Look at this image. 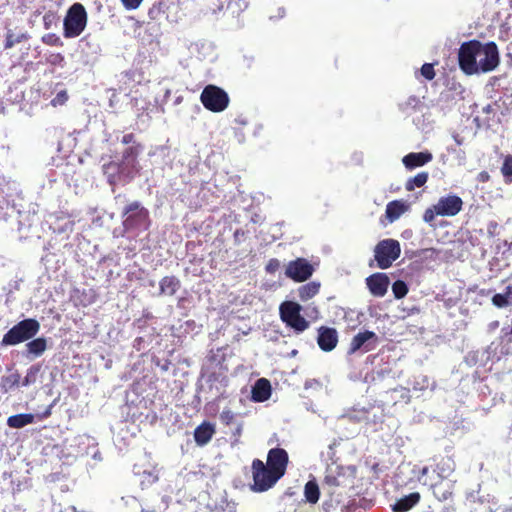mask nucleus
Instances as JSON below:
<instances>
[{"mask_svg": "<svg viewBox=\"0 0 512 512\" xmlns=\"http://www.w3.org/2000/svg\"><path fill=\"white\" fill-rule=\"evenodd\" d=\"M458 63L466 75L490 72L499 64L498 48L494 42L485 44L478 40L464 42L458 51Z\"/></svg>", "mask_w": 512, "mask_h": 512, "instance_id": "1", "label": "nucleus"}, {"mask_svg": "<svg viewBox=\"0 0 512 512\" xmlns=\"http://www.w3.org/2000/svg\"><path fill=\"white\" fill-rule=\"evenodd\" d=\"M122 225L125 231H145L151 220L149 211L139 201L127 204L122 211Z\"/></svg>", "mask_w": 512, "mask_h": 512, "instance_id": "2", "label": "nucleus"}, {"mask_svg": "<svg viewBox=\"0 0 512 512\" xmlns=\"http://www.w3.org/2000/svg\"><path fill=\"white\" fill-rule=\"evenodd\" d=\"M40 329V324L36 319L28 318L18 322L1 340V346H14L29 339H32Z\"/></svg>", "mask_w": 512, "mask_h": 512, "instance_id": "3", "label": "nucleus"}, {"mask_svg": "<svg viewBox=\"0 0 512 512\" xmlns=\"http://www.w3.org/2000/svg\"><path fill=\"white\" fill-rule=\"evenodd\" d=\"M87 12L81 3L71 5L63 22V34L65 38H76L86 28Z\"/></svg>", "mask_w": 512, "mask_h": 512, "instance_id": "4", "label": "nucleus"}, {"mask_svg": "<svg viewBox=\"0 0 512 512\" xmlns=\"http://www.w3.org/2000/svg\"><path fill=\"white\" fill-rule=\"evenodd\" d=\"M251 474L253 480L251 490L258 493L268 491L281 479L258 458L251 463Z\"/></svg>", "mask_w": 512, "mask_h": 512, "instance_id": "5", "label": "nucleus"}, {"mask_svg": "<svg viewBox=\"0 0 512 512\" xmlns=\"http://www.w3.org/2000/svg\"><path fill=\"white\" fill-rule=\"evenodd\" d=\"M302 307L294 301H284L279 306L282 322L296 333H302L309 327V321L301 315Z\"/></svg>", "mask_w": 512, "mask_h": 512, "instance_id": "6", "label": "nucleus"}, {"mask_svg": "<svg viewBox=\"0 0 512 512\" xmlns=\"http://www.w3.org/2000/svg\"><path fill=\"white\" fill-rule=\"evenodd\" d=\"M374 257L380 269H388L401 254L400 243L395 239H384L374 249Z\"/></svg>", "mask_w": 512, "mask_h": 512, "instance_id": "7", "label": "nucleus"}, {"mask_svg": "<svg viewBox=\"0 0 512 512\" xmlns=\"http://www.w3.org/2000/svg\"><path fill=\"white\" fill-rule=\"evenodd\" d=\"M200 101L207 110L219 113L228 107L230 99L226 91L210 84L201 92Z\"/></svg>", "mask_w": 512, "mask_h": 512, "instance_id": "8", "label": "nucleus"}, {"mask_svg": "<svg viewBox=\"0 0 512 512\" xmlns=\"http://www.w3.org/2000/svg\"><path fill=\"white\" fill-rule=\"evenodd\" d=\"M434 465L423 467L417 477L426 479H442L446 480L455 471V461L451 456H440L434 459Z\"/></svg>", "mask_w": 512, "mask_h": 512, "instance_id": "9", "label": "nucleus"}, {"mask_svg": "<svg viewBox=\"0 0 512 512\" xmlns=\"http://www.w3.org/2000/svg\"><path fill=\"white\" fill-rule=\"evenodd\" d=\"M417 479L423 486H427L432 491L434 497L438 501L444 502L452 499L454 494L455 481L450 479H426L422 477H417Z\"/></svg>", "mask_w": 512, "mask_h": 512, "instance_id": "10", "label": "nucleus"}, {"mask_svg": "<svg viewBox=\"0 0 512 512\" xmlns=\"http://www.w3.org/2000/svg\"><path fill=\"white\" fill-rule=\"evenodd\" d=\"M313 272V265L307 259L299 257L287 264L285 275L295 282H304L312 276Z\"/></svg>", "mask_w": 512, "mask_h": 512, "instance_id": "11", "label": "nucleus"}, {"mask_svg": "<svg viewBox=\"0 0 512 512\" xmlns=\"http://www.w3.org/2000/svg\"><path fill=\"white\" fill-rule=\"evenodd\" d=\"M276 475L282 478L289 464V455L287 451L280 447L272 448L267 453V461L265 463Z\"/></svg>", "mask_w": 512, "mask_h": 512, "instance_id": "12", "label": "nucleus"}, {"mask_svg": "<svg viewBox=\"0 0 512 512\" xmlns=\"http://www.w3.org/2000/svg\"><path fill=\"white\" fill-rule=\"evenodd\" d=\"M378 344V336L373 331H364L356 334L349 344L348 354H355L357 351H372Z\"/></svg>", "mask_w": 512, "mask_h": 512, "instance_id": "13", "label": "nucleus"}, {"mask_svg": "<svg viewBox=\"0 0 512 512\" xmlns=\"http://www.w3.org/2000/svg\"><path fill=\"white\" fill-rule=\"evenodd\" d=\"M435 205L439 216L452 217L462 210L463 201L457 195H447L441 197Z\"/></svg>", "mask_w": 512, "mask_h": 512, "instance_id": "14", "label": "nucleus"}, {"mask_svg": "<svg viewBox=\"0 0 512 512\" xmlns=\"http://www.w3.org/2000/svg\"><path fill=\"white\" fill-rule=\"evenodd\" d=\"M317 344L324 352H330L338 344V332L333 327L320 326L318 329Z\"/></svg>", "mask_w": 512, "mask_h": 512, "instance_id": "15", "label": "nucleus"}, {"mask_svg": "<svg viewBox=\"0 0 512 512\" xmlns=\"http://www.w3.org/2000/svg\"><path fill=\"white\" fill-rule=\"evenodd\" d=\"M388 285L389 278L383 273H376L367 278V286L374 296H384L387 292Z\"/></svg>", "mask_w": 512, "mask_h": 512, "instance_id": "16", "label": "nucleus"}, {"mask_svg": "<svg viewBox=\"0 0 512 512\" xmlns=\"http://www.w3.org/2000/svg\"><path fill=\"white\" fill-rule=\"evenodd\" d=\"M433 156L430 152H411L405 155L402 159L404 166L409 169H415L417 167L424 166L432 160Z\"/></svg>", "mask_w": 512, "mask_h": 512, "instance_id": "17", "label": "nucleus"}, {"mask_svg": "<svg viewBox=\"0 0 512 512\" xmlns=\"http://www.w3.org/2000/svg\"><path fill=\"white\" fill-rule=\"evenodd\" d=\"M214 434V425L210 422L204 421L194 430V439L197 445L204 446L212 439Z\"/></svg>", "mask_w": 512, "mask_h": 512, "instance_id": "18", "label": "nucleus"}, {"mask_svg": "<svg viewBox=\"0 0 512 512\" xmlns=\"http://www.w3.org/2000/svg\"><path fill=\"white\" fill-rule=\"evenodd\" d=\"M421 500L419 492H412L409 495H405L398 499L393 505L392 510L394 512H408L414 506H416Z\"/></svg>", "mask_w": 512, "mask_h": 512, "instance_id": "19", "label": "nucleus"}, {"mask_svg": "<svg viewBox=\"0 0 512 512\" xmlns=\"http://www.w3.org/2000/svg\"><path fill=\"white\" fill-rule=\"evenodd\" d=\"M271 396V384L266 378L258 379L252 389V398L257 402H264Z\"/></svg>", "mask_w": 512, "mask_h": 512, "instance_id": "20", "label": "nucleus"}, {"mask_svg": "<svg viewBox=\"0 0 512 512\" xmlns=\"http://www.w3.org/2000/svg\"><path fill=\"white\" fill-rule=\"evenodd\" d=\"M409 206L401 200L390 201L386 206L385 215L390 223L396 221L408 210Z\"/></svg>", "mask_w": 512, "mask_h": 512, "instance_id": "21", "label": "nucleus"}, {"mask_svg": "<svg viewBox=\"0 0 512 512\" xmlns=\"http://www.w3.org/2000/svg\"><path fill=\"white\" fill-rule=\"evenodd\" d=\"M180 285V280L175 276H165L160 280L159 288L162 294L173 296Z\"/></svg>", "mask_w": 512, "mask_h": 512, "instance_id": "22", "label": "nucleus"}, {"mask_svg": "<svg viewBox=\"0 0 512 512\" xmlns=\"http://www.w3.org/2000/svg\"><path fill=\"white\" fill-rule=\"evenodd\" d=\"M35 416L30 413L12 415L7 419V425L11 428H22L34 423Z\"/></svg>", "mask_w": 512, "mask_h": 512, "instance_id": "23", "label": "nucleus"}, {"mask_svg": "<svg viewBox=\"0 0 512 512\" xmlns=\"http://www.w3.org/2000/svg\"><path fill=\"white\" fill-rule=\"evenodd\" d=\"M121 167L122 164L114 161H110L103 165V173L106 175L109 184L115 185L116 182L119 180Z\"/></svg>", "mask_w": 512, "mask_h": 512, "instance_id": "24", "label": "nucleus"}, {"mask_svg": "<svg viewBox=\"0 0 512 512\" xmlns=\"http://www.w3.org/2000/svg\"><path fill=\"white\" fill-rule=\"evenodd\" d=\"M320 283L312 281L298 288V296L301 301H307L319 293Z\"/></svg>", "mask_w": 512, "mask_h": 512, "instance_id": "25", "label": "nucleus"}, {"mask_svg": "<svg viewBox=\"0 0 512 512\" xmlns=\"http://www.w3.org/2000/svg\"><path fill=\"white\" fill-rule=\"evenodd\" d=\"M47 348V341L43 337L31 340L26 344L27 352L34 356H40Z\"/></svg>", "mask_w": 512, "mask_h": 512, "instance_id": "26", "label": "nucleus"}, {"mask_svg": "<svg viewBox=\"0 0 512 512\" xmlns=\"http://www.w3.org/2000/svg\"><path fill=\"white\" fill-rule=\"evenodd\" d=\"M20 378L21 376L18 372L3 376L0 381V388L2 392L6 393L15 387H18Z\"/></svg>", "mask_w": 512, "mask_h": 512, "instance_id": "27", "label": "nucleus"}, {"mask_svg": "<svg viewBox=\"0 0 512 512\" xmlns=\"http://www.w3.org/2000/svg\"><path fill=\"white\" fill-rule=\"evenodd\" d=\"M304 495L309 503L315 504L319 500V486L315 481H308L305 484Z\"/></svg>", "mask_w": 512, "mask_h": 512, "instance_id": "28", "label": "nucleus"}, {"mask_svg": "<svg viewBox=\"0 0 512 512\" xmlns=\"http://www.w3.org/2000/svg\"><path fill=\"white\" fill-rule=\"evenodd\" d=\"M427 172H420L416 174L414 177L407 180L405 184V188L407 191H413L415 188H420L424 186L428 180Z\"/></svg>", "mask_w": 512, "mask_h": 512, "instance_id": "29", "label": "nucleus"}, {"mask_svg": "<svg viewBox=\"0 0 512 512\" xmlns=\"http://www.w3.org/2000/svg\"><path fill=\"white\" fill-rule=\"evenodd\" d=\"M420 103V99L413 95L408 97L405 101L399 103V109L404 113H411L419 108Z\"/></svg>", "mask_w": 512, "mask_h": 512, "instance_id": "30", "label": "nucleus"}, {"mask_svg": "<svg viewBox=\"0 0 512 512\" xmlns=\"http://www.w3.org/2000/svg\"><path fill=\"white\" fill-rule=\"evenodd\" d=\"M26 39L27 36L25 34H20L16 36L11 30H9L5 35L4 49H11L15 46V44L21 43Z\"/></svg>", "mask_w": 512, "mask_h": 512, "instance_id": "31", "label": "nucleus"}, {"mask_svg": "<svg viewBox=\"0 0 512 512\" xmlns=\"http://www.w3.org/2000/svg\"><path fill=\"white\" fill-rule=\"evenodd\" d=\"M392 291L396 299L405 297L408 293V286L402 280H397L392 284Z\"/></svg>", "mask_w": 512, "mask_h": 512, "instance_id": "32", "label": "nucleus"}, {"mask_svg": "<svg viewBox=\"0 0 512 512\" xmlns=\"http://www.w3.org/2000/svg\"><path fill=\"white\" fill-rule=\"evenodd\" d=\"M506 293L504 294H495L493 297H492V303L498 307V308H502V307H505L509 304V295H510V292H511V287L510 286H507L506 288Z\"/></svg>", "mask_w": 512, "mask_h": 512, "instance_id": "33", "label": "nucleus"}, {"mask_svg": "<svg viewBox=\"0 0 512 512\" xmlns=\"http://www.w3.org/2000/svg\"><path fill=\"white\" fill-rule=\"evenodd\" d=\"M506 330H507V328L502 329V332H504V334L500 337V345H501L500 353H502V354H509V352H510L509 344L512 341V330L510 332H506Z\"/></svg>", "mask_w": 512, "mask_h": 512, "instance_id": "34", "label": "nucleus"}, {"mask_svg": "<svg viewBox=\"0 0 512 512\" xmlns=\"http://www.w3.org/2000/svg\"><path fill=\"white\" fill-rule=\"evenodd\" d=\"M40 371V368L38 366H31L22 381L23 386H29L31 384H34L37 380V375Z\"/></svg>", "mask_w": 512, "mask_h": 512, "instance_id": "35", "label": "nucleus"}, {"mask_svg": "<svg viewBox=\"0 0 512 512\" xmlns=\"http://www.w3.org/2000/svg\"><path fill=\"white\" fill-rule=\"evenodd\" d=\"M141 148L142 146L140 144L126 148L122 155L123 160L135 162Z\"/></svg>", "mask_w": 512, "mask_h": 512, "instance_id": "36", "label": "nucleus"}, {"mask_svg": "<svg viewBox=\"0 0 512 512\" xmlns=\"http://www.w3.org/2000/svg\"><path fill=\"white\" fill-rule=\"evenodd\" d=\"M502 173H503L507 183L512 182V156L511 155L506 156L503 166H502Z\"/></svg>", "mask_w": 512, "mask_h": 512, "instance_id": "37", "label": "nucleus"}, {"mask_svg": "<svg viewBox=\"0 0 512 512\" xmlns=\"http://www.w3.org/2000/svg\"><path fill=\"white\" fill-rule=\"evenodd\" d=\"M42 42L49 46H63V42L61 41L60 37L56 35L55 33H48L45 34L42 37Z\"/></svg>", "mask_w": 512, "mask_h": 512, "instance_id": "38", "label": "nucleus"}, {"mask_svg": "<svg viewBox=\"0 0 512 512\" xmlns=\"http://www.w3.org/2000/svg\"><path fill=\"white\" fill-rule=\"evenodd\" d=\"M420 72H421V75L426 79V80H433L436 73H435V70H434V64H431V63H425L422 65L421 69H420Z\"/></svg>", "mask_w": 512, "mask_h": 512, "instance_id": "39", "label": "nucleus"}, {"mask_svg": "<svg viewBox=\"0 0 512 512\" xmlns=\"http://www.w3.org/2000/svg\"><path fill=\"white\" fill-rule=\"evenodd\" d=\"M234 419H235V414L230 409H224L220 413V421L222 422V424H224L226 426L231 425L234 422Z\"/></svg>", "mask_w": 512, "mask_h": 512, "instance_id": "40", "label": "nucleus"}, {"mask_svg": "<svg viewBox=\"0 0 512 512\" xmlns=\"http://www.w3.org/2000/svg\"><path fill=\"white\" fill-rule=\"evenodd\" d=\"M126 10L138 9L144 0H120Z\"/></svg>", "mask_w": 512, "mask_h": 512, "instance_id": "41", "label": "nucleus"}, {"mask_svg": "<svg viewBox=\"0 0 512 512\" xmlns=\"http://www.w3.org/2000/svg\"><path fill=\"white\" fill-rule=\"evenodd\" d=\"M436 211H438L436 205H433L432 207L426 209L423 215L424 221L428 223L434 221L435 217L439 216L438 213H436Z\"/></svg>", "mask_w": 512, "mask_h": 512, "instance_id": "42", "label": "nucleus"}, {"mask_svg": "<svg viewBox=\"0 0 512 512\" xmlns=\"http://www.w3.org/2000/svg\"><path fill=\"white\" fill-rule=\"evenodd\" d=\"M280 268V261L276 258L270 259L265 267V270L269 274H274Z\"/></svg>", "mask_w": 512, "mask_h": 512, "instance_id": "43", "label": "nucleus"}, {"mask_svg": "<svg viewBox=\"0 0 512 512\" xmlns=\"http://www.w3.org/2000/svg\"><path fill=\"white\" fill-rule=\"evenodd\" d=\"M248 236V232L243 229H236L233 234V240L236 245H240Z\"/></svg>", "mask_w": 512, "mask_h": 512, "instance_id": "44", "label": "nucleus"}, {"mask_svg": "<svg viewBox=\"0 0 512 512\" xmlns=\"http://www.w3.org/2000/svg\"><path fill=\"white\" fill-rule=\"evenodd\" d=\"M55 16L53 13L51 12H48L46 13L44 16H43V23H44V27L46 29H49L50 26H51V23L53 22Z\"/></svg>", "mask_w": 512, "mask_h": 512, "instance_id": "45", "label": "nucleus"}, {"mask_svg": "<svg viewBox=\"0 0 512 512\" xmlns=\"http://www.w3.org/2000/svg\"><path fill=\"white\" fill-rule=\"evenodd\" d=\"M134 139H135V136L133 133H128V134H125L123 137H122V140L121 142L125 145L127 144H130L132 142H134Z\"/></svg>", "mask_w": 512, "mask_h": 512, "instance_id": "46", "label": "nucleus"}, {"mask_svg": "<svg viewBox=\"0 0 512 512\" xmlns=\"http://www.w3.org/2000/svg\"><path fill=\"white\" fill-rule=\"evenodd\" d=\"M51 408H52V405L48 406L42 414L37 415V418L39 420H43V419H46V418L50 417V415H51Z\"/></svg>", "mask_w": 512, "mask_h": 512, "instance_id": "47", "label": "nucleus"}, {"mask_svg": "<svg viewBox=\"0 0 512 512\" xmlns=\"http://www.w3.org/2000/svg\"><path fill=\"white\" fill-rule=\"evenodd\" d=\"M478 180H479L480 182H486V181H488V180H489V174H488V172H486V171H482V172H480V173H479V175H478Z\"/></svg>", "mask_w": 512, "mask_h": 512, "instance_id": "48", "label": "nucleus"}, {"mask_svg": "<svg viewBox=\"0 0 512 512\" xmlns=\"http://www.w3.org/2000/svg\"><path fill=\"white\" fill-rule=\"evenodd\" d=\"M325 482H326L327 484H329V485H338V483H337V479H336V477H334V476H328V475H327V476L325 477Z\"/></svg>", "mask_w": 512, "mask_h": 512, "instance_id": "49", "label": "nucleus"}, {"mask_svg": "<svg viewBox=\"0 0 512 512\" xmlns=\"http://www.w3.org/2000/svg\"><path fill=\"white\" fill-rule=\"evenodd\" d=\"M242 429H243L242 424H239V425L236 427V429H235V431H234V433H233V434H234V436L239 437V436L241 435V433H242Z\"/></svg>", "mask_w": 512, "mask_h": 512, "instance_id": "50", "label": "nucleus"}, {"mask_svg": "<svg viewBox=\"0 0 512 512\" xmlns=\"http://www.w3.org/2000/svg\"><path fill=\"white\" fill-rule=\"evenodd\" d=\"M63 59H64L63 56L60 53H58V54L54 55V60L52 61V63L55 64L57 61H63Z\"/></svg>", "mask_w": 512, "mask_h": 512, "instance_id": "51", "label": "nucleus"}, {"mask_svg": "<svg viewBox=\"0 0 512 512\" xmlns=\"http://www.w3.org/2000/svg\"><path fill=\"white\" fill-rule=\"evenodd\" d=\"M490 293H491V290H488L487 292H485L484 290H481V291H480V294H481V295H488V294H490Z\"/></svg>", "mask_w": 512, "mask_h": 512, "instance_id": "52", "label": "nucleus"}, {"mask_svg": "<svg viewBox=\"0 0 512 512\" xmlns=\"http://www.w3.org/2000/svg\"><path fill=\"white\" fill-rule=\"evenodd\" d=\"M390 0H380L381 3L385 4L388 3Z\"/></svg>", "mask_w": 512, "mask_h": 512, "instance_id": "53", "label": "nucleus"}, {"mask_svg": "<svg viewBox=\"0 0 512 512\" xmlns=\"http://www.w3.org/2000/svg\"><path fill=\"white\" fill-rule=\"evenodd\" d=\"M480 58H483V55H477V60H480Z\"/></svg>", "mask_w": 512, "mask_h": 512, "instance_id": "54", "label": "nucleus"}]
</instances>
